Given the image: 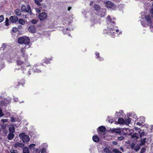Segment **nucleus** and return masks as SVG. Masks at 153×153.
Wrapping results in <instances>:
<instances>
[{
    "instance_id": "9d476101",
    "label": "nucleus",
    "mask_w": 153,
    "mask_h": 153,
    "mask_svg": "<svg viewBox=\"0 0 153 153\" xmlns=\"http://www.w3.org/2000/svg\"><path fill=\"white\" fill-rule=\"evenodd\" d=\"M102 8L99 5L95 4L93 7V10L95 11V14L97 15V13L99 12L101 9Z\"/></svg>"
},
{
    "instance_id": "aec40b11",
    "label": "nucleus",
    "mask_w": 153,
    "mask_h": 153,
    "mask_svg": "<svg viewBox=\"0 0 153 153\" xmlns=\"http://www.w3.org/2000/svg\"><path fill=\"white\" fill-rule=\"evenodd\" d=\"M16 62L17 65H21L24 63L23 61H22L20 58L16 60Z\"/></svg>"
},
{
    "instance_id": "4be33fe9",
    "label": "nucleus",
    "mask_w": 153,
    "mask_h": 153,
    "mask_svg": "<svg viewBox=\"0 0 153 153\" xmlns=\"http://www.w3.org/2000/svg\"><path fill=\"white\" fill-rule=\"evenodd\" d=\"M125 120L122 118H119L118 120V123L119 124H124Z\"/></svg>"
},
{
    "instance_id": "5fc2aeb1",
    "label": "nucleus",
    "mask_w": 153,
    "mask_h": 153,
    "mask_svg": "<svg viewBox=\"0 0 153 153\" xmlns=\"http://www.w3.org/2000/svg\"><path fill=\"white\" fill-rule=\"evenodd\" d=\"M10 121L12 122H14L15 121V120L14 118L11 117L10 118Z\"/></svg>"
},
{
    "instance_id": "2f4dec72",
    "label": "nucleus",
    "mask_w": 153,
    "mask_h": 153,
    "mask_svg": "<svg viewBox=\"0 0 153 153\" xmlns=\"http://www.w3.org/2000/svg\"><path fill=\"white\" fill-rule=\"evenodd\" d=\"M141 123H144V122H145V117H141L140 118Z\"/></svg>"
},
{
    "instance_id": "774afa93",
    "label": "nucleus",
    "mask_w": 153,
    "mask_h": 153,
    "mask_svg": "<svg viewBox=\"0 0 153 153\" xmlns=\"http://www.w3.org/2000/svg\"><path fill=\"white\" fill-rule=\"evenodd\" d=\"M99 60L100 61H101L103 60V59L102 58H100Z\"/></svg>"
},
{
    "instance_id": "0e129e2a",
    "label": "nucleus",
    "mask_w": 153,
    "mask_h": 153,
    "mask_svg": "<svg viewBox=\"0 0 153 153\" xmlns=\"http://www.w3.org/2000/svg\"><path fill=\"white\" fill-rule=\"evenodd\" d=\"M41 153H46V152L44 149H43L41 151Z\"/></svg>"
},
{
    "instance_id": "9b49d317",
    "label": "nucleus",
    "mask_w": 153,
    "mask_h": 153,
    "mask_svg": "<svg viewBox=\"0 0 153 153\" xmlns=\"http://www.w3.org/2000/svg\"><path fill=\"white\" fill-rule=\"evenodd\" d=\"M132 132L133 131H131L129 134L130 135H131V138H134L135 140H137L140 137L139 134L136 133H134L132 134Z\"/></svg>"
},
{
    "instance_id": "de8ad7c7",
    "label": "nucleus",
    "mask_w": 153,
    "mask_h": 153,
    "mask_svg": "<svg viewBox=\"0 0 153 153\" xmlns=\"http://www.w3.org/2000/svg\"><path fill=\"white\" fill-rule=\"evenodd\" d=\"M150 13L152 17H153V7H152L150 10Z\"/></svg>"
},
{
    "instance_id": "c9c22d12",
    "label": "nucleus",
    "mask_w": 153,
    "mask_h": 153,
    "mask_svg": "<svg viewBox=\"0 0 153 153\" xmlns=\"http://www.w3.org/2000/svg\"><path fill=\"white\" fill-rule=\"evenodd\" d=\"M107 120L109 123H113V119L111 117H108L107 118Z\"/></svg>"
},
{
    "instance_id": "473e14b6",
    "label": "nucleus",
    "mask_w": 153,
    "mask_h": 153,
    "mask_svg": "<svg viewBox=\"0 0 153 153\" xmlns=\"http://www.w3.org/2000/svg\"><path fill=\"white\" fill-rule=\"evenodd\" d=\"M91 21L92 22H94L95 23L98 22V20H97V19L95 17H92L91 19Z\"/></svg>"
},
{
    "instance_id": "4468645a",
    "label": "nucleus",
    "mask_w": 153,
    "mask_h": 153,
    "mask_svg": "<svg viewBox=\"0 0 153 153\" xmlns=\"http://www.w3.org/2000/svg\"><path fill=\"white\" fill-rule=\"evenodd\" d=\"M145 19L147 22L149 24H151L152 23V18L149 15H147L145 16Z\"/></svg>"
},
{
    "instance_id": "393cba45",
    "label": "nucleus",
    "mask_w": 153,
    "mask_h": 153,
    "mask_svg": "<svg viewBox=\"0 0 153 153\" xmlns=\"http://www.w3.org/2000/svg\"><path fill=\"white\" fill-rule=\"evenodd\" d=\"M18 22L20 24L24 25L25 24V21L23 19H19L18 20Z\"/></svg>"
},
{
    "instance_id": "ddd939ff",
    "label": "nucleus",
    "mask_w": 153,
    "mask_h": 153,
    "mask_svg": "<svg viewBox=\"0 0 153 153\" xmlns=\"http://www.w3.org/2000/svg\"><path fill=\"white\" fill-rule=\"evenodd\" d=\"M28 30L31 33H34L36 31V27L34 25H31L29 27Z\"/></svg>"
},
{
    "instance_id": "f3484780",
    "label": "nucleus",
    "mask_w": 153,
    "mask_h": 153,
    "mask_svg": "<svg viewBox=\"0 0 153 153\" xmlns=\"http://www.w3.org/2000/svg\"><path fill=\"white\" fill-rule=\"evenodd\" d=\"M14 137V135L13 133H10L8 134L7 137L9 140H10L13 139Z\"/></svg>"
},
{
    "instance_id": "6ab92c4d",
    "label": "nucleus",
    "mask_w": 153,
    "mask_h": 153,
    "mask_svg": "<svg viewBox=\"0 0 153 153\" xmlns=\"http://www.w3.org/2000/svg\"><path fill=\"white\" fill-rule=\"evenodd\" d=\"M9 132L14 133L15 131V128L13 126H10L9 128Z\"/></svg>"
},
{
    "instance_id": "a878e982",
    "label": "nucleus",
    "mask_w": 153,
    "mask_h": 153,
    "mask_svg": "<svg viewBox=\"0 0 153 153\" xmlns=\"http://www.w3.org/2000/svg\"><path fill=\"white\" fill-rule=\"evenodd\" d=\"M33 71L34 72L37 73H39L41 72V71L39 70L38 68H36L35 66L33 67Z\"/></svg>"
},
{
    "instance_id": "49530a36",
    "label": "nucleus",
    "mask_w": 153,
    "mask_h": 153,
    "mask_svg": "<svg viewBox=\"0 0 153 153\" xmlns=\"http://www.w3.org/2000/svg\"><path fill=\"white\" fill-rule=\"evenodd\" d=\"M31 22L32 24H35L37 23V21L36 19H33L31 20Z\"/></svg>"
},
{
    "instance_id": "09e8293b",
    "label": "nucleus",
    "mask_w": 153,
    "mask_h": 153,
    "mask_svg": "<svg viewBox=\"0 0 153 153\" xmlns=\"http://www.w3.org/2000/svg\"><path fill=\"white\" fill-rule=\"evenodd\" d=\"M150 13L152 17H153V7H152L150 10Z\"/></svg>"
},
{
    "instance_id": "2eb2a0df",
    "label": "nucleus",
    "mask_w": 153,
    "mask_h": 153,
    "mask_svg": "<svg viewBox=\"0 0 153 153\" xmlns=\"http://www.w3.org/2000/svg\"><path fill=\"white\" fill-rule=\"evenodd\" d=\"M14 146L16 148L18 147H23L24 146V145L22 143L17 142L14 144Z\"/></svg>"
},
{
    "instance_id": "7ed1b4c3",
    "label": "nucleus",
    "mask_w": 153,
    "mask_h": 153,
    "mask_svg": "<svg viewBox=\"0 0 153 153\" xmlns=\"http://www.w3.org/2000/svg\"><path fill=\"white\" fill-rule=\"evenodd\" d=\"M21 9L22 11L24 13H27L30 15L32 14L30 7L28 5H27L26 6L25 5L22 6Z\"/></svg>"
},
{
    "instance_id": "6e6552de",
    "label": "nucleus",
    "mask_w": 153,
    "mask_h": 153,
    "mask_svg": "<svg viewBox=\"0 0 153 153\" xmlns=\"http://www.w3.org/2000/svg\"><path fill=\"white\" fill-rule=\"evenodd\" d=\"M106 11L105 8H102L100 11L97 13V15L101 17H103L106 15Z\"/></svg>"
},
{
    "instance_id": "dca6fc26",
    "label": "nucleus",
    "mask_w": 153,
    "mask_h": 153,
    "mask_svg": "<svg viewBox=\"0 0 153 153\" xmlns=\"http://www.w3.org/2000/svg\"><path fill=\"white\" fill-rule=\"evenodd\" d=\"M122 130L123 132H124V134H127L128 132H129V134H130L131 131H133L132 130H129L127 128H123L121 129Z\"/></svg>"
},
{
    "instance_id": "8fccbe9b",
    "label": "nucleus",
    "mask_w": 153,
    "mask_h": 153,
    "mask_svg": "<svg viewBox=\"0 0 153 153\" xmlns=\"http://www.w3.org/2000/svg\"><path fill=\"white\" fill-rule=\"evenodd\" d=\"M2 109L0 108V117H2L4 116V114L2 112Z\"/></svg>"
},
{
    "instance_id": "f03ea898",
    "label": "nucleus",
    "mask_w": 153,
    "mask_h": 153,
    "mask_svg": "<svg viewBox=\"0 0 153 153\" xmlns=\"http://www.w3.org/2000/svg\"><path fill=\"white\" fill-rule=\"evenodd\" d=\"M18 42L20 44H24L25 45H28L30 42V40L27 37H20L18 39Z\"/></svg>"
},
{
    "instance_id": "79ce46f5",
    "label": "nucleus",
    "mask_w": 153,
    "mask_h": 153,
    "mask_svg": "<svg viewBox=\"0 0 153 153\" xmlns=\"http://www.w3.org/2000/svg\"><path fill=\"white\" fill-rule=\"evenodd\" d=\"M4 17L3 15H1L0 16V22H2L4 20Z\"/></svg>"
},
{
    "instance_id": "a18cd8bd",
    "label": "nucleus",
    "mask_w": 153,
    "mask_h": 153,
    "mask_svg": "<svg viewBox=\"0 0 153 153\" xmlns=\"http://www.w3.org/2000/svg\"><path fill=\"white\" fill-rule=\"evenodd\" d=\"M50 59H45L44 60V62L46 64H48L49 63Z\"/></svg>"
},
{
    "instance_id": "c756f323",
    "label": "nucleus",
    "mask_w": 153,
    "mask_h": 153,
    "mask_svg": "<svg viewBox=\"0 0 153 153\" xmlns=\"http://www.w3.org/2000/svg\"><path fill=\"white\" fill-rule=\"evenodd\" d=\"M146 134L144 132V131H143V132H140V131H139V135H140V138H142V137L144 136H145L146 135Z\"/></svg>"
},
{
    "instance_id": "e2e57ef3",
    "label": "nucleus",
    "mask_w": 153,
    "mask_h": 153,
    "mask_svg": "<svg viewBox=\"0 0 153 153\" xmlns=\"http://www.w3.org/2000/svg\"><path fill=\"white\" fill-rule=\"evenodd\" d=\"M120 149L123 152H124V149L123 148V147H121L120 148Z\"/></svg>"
},
{
    "instance_id": "0eeeda50",
    "label": "nucleus",
    "mask_w": 153,
    "mask_h": 153,
    "mask_svg": "<svg viewBox=\"0 0 153 153\" xmlns=\"http://www.w3.org/2000/svg\"><path fill=\"white\" fill-rule=\"evenodd\" d=\"M19 137L22 139L23 142H27L29 141V137L27 135H25L23 133L20 134L19 135Z\"/></svg>"
},
{
    "instance_id": "f8f14e48",
    "label": "nucleus",
    "mask_w": 153,
    "mask_h": 153,
    "mask_svg": "<svg viewBox=\"0 0 153 153\" xmlns=\"http://www.w3.org/2000/svg\"><path fill=\"white\" fill-rule=\"evenodd\" d=\"M10 21L12 23H15L18 20V18L16 16H11L10 18Z\"/></svg>"
},
{
    "instance_id": "37998d69",
    "label": "nucleus",
    "mask_w": 153,
    "mask_h": 153,
    "mask_svg": "<svg viewBox=\"0 0 153 153\" xmlns=\"http://www.w3.org/2000/svg\"><path fill=\"white\" fill-rule=\"evenodd\" d=\"M120 114L121 113L120 112H116L115 115L116 117H117V118L120 116Z\"/></svg>"
},
{
    "instance_id": "72a5a7b5",
    "label": "nucleus",
    "mask_w": 153,
    "mask_h": 153,
    "mask_svg": "<svg viewBox=\"0 0 153 153\" xmlns=\"http://www.w3.org/2000/svg\"><path fill=\"white\" fill-rule=\"evenodd\" d=\"M35 146V144H31L29 146V148L30 149H34Z\"/></svg>"
},
{
    "instance_id": "1a4fd4ad",
    "label": "nucleus",
    "mask_w": 153,
    "mask_h": 153,
    "mask_svg": "<svg viewBox=\"0 0 153 153\" xmlns=\"http://www.w3.org/2000/svg\"><path fill=\"white\" fill-rule=\"evenodd\" d=\"M47 17V14L45 12L40 13L39 15V18L41 21L45 20Z\"/></svg>"
},
{
    "instance_id": "3c124183",
    "label": "nucleus",
    "mask_w": 153,
    "mask_h": 153,
    "mask_svg": "<svg viewBox=\"0 0 153 153\" xmlns=\"http://www.w3.org/2000/svg\"><path fill=\"white\" fill-rule=\"evenodd\" d=\"M40 1H39L38 0H35V4H36L38 5H40Z\"/></svg>"
},
{
    "instance_id": "7c9ffc66",
    "label": "nucleus",
    "mask_w": 153,
    "mask_h": 153,
    "mask_svg": "<svg viewBox=\"0 0 153 153\" xmlns=\"http://www.w3.org/2000/svg\"><path fill=\"white\" fill-rule=\"evenodd\" d=\"M146 138H144L142 139L140 142V145H144L146 143Z\"/></svg>"
},
{
    "instance_id": "cd10ccee",
    "label": "nucleus",
    "mask_w": 153,
    "mask_h": 153,
    "mask_svg": "<svg viewBox=\"0 0 153 153\" xmlns=\"http://www.w3.org/2000/svg\"><path fill=\"white\" fill-rule=\"evenodd\" d=\"M1 128H0V131H3L5 129L6 126L4 124H0Z\"/></svg>"
},
{
    "instance_id": "f704fd0d",
    "label": "nucleus",
    "mask_w": 153,
    "mask_h": 153,
    "mask_svg": "<svg viewBox=\"0 0 153 153\" xmlns=\"http://www.w3.org/2000/svg\"><path fill=\"white\" fill-rule=\"evenodd\" d=\"M141 25L144 27H147L148 26V25L146 24L145 22L142 21H141Z\"/></svg>"
},
{
    "instance_id": "bf43d9fd",
    "label": "nucleus",
    "mask_w": 153,
    "mask_h": 153,
    "mask_svg": "<svg viewBox=\"0 0 153 153\" xmlns=\"http://www.w3.org/2000/svg\"><path fill=\"white\" fill-rule=\"evenodd\" d=\"M120 135H126V134H124V132H123L122 130H121V132L120 133Z\"/></svg>"
},
{
    "instance_id": "b1692460",
    "label": "nucleus",
    "mask_w": 153,
    "mask_h": 153,
    "mask_svg": "<svg viewBox=\"0 0 153 153\" xmlns=\"http://www.w3.org/2000/svg\"><path fill=\"white\" fill-rule=\"evenodd\" d=\"M15 12L16 14L18 16H21L22 15L21 11L19 9H16L15 10Z\"/></svg>"
},
{
    "instance_id": "4c0bfd02",
    "label": "nucleus",
    "mask_w": 153,
    "mask_h": 153,
    "mask_svg": "<svg viewBox=\"0 0 153 153\" xmlns=\"http://www.w3.org/2000/svg\"><path fill=\"white\" fill-rule=\"evenodd\" d=\"M7 47L5 44H2V47H1V48L3 49V50L4 49L5 50V48Z\"/></svg>"
},
{
    "instance_id": "a211bd4d",
    "label": "nucleus",
    "mask_w": 153,
    "mask_h": 153,
    "mask_svg": "<svg viewBox=\"0 0 153 153\" xmlns=\"http://www.w3.org/2000/svg\"><path fill=\"white\" fill-rule=\"evenodd\" d=\"M112 132H115L117 134H120L121 132V130L119 128H116L112 130Z\"/></svg>"
},
{
    "instance_id": "a19ab883",
    "label": "nucleus",
    "mask_w": 153,
    "mask_h": 153,
    "mask_svg": "<svg viewBox=\"0 0 153 153\" xmlns=\"http://www.w3.org/2000/svg\"><path fill=\"white\" fill-rule=\"evenodd\" d=\"M9 19L7 18L5 20V25L6 26H8L9 25Z\"/></svg>"
},
{
    "instance_id": "4d7b16f0",
    "label": "nucleus",
    "mask_w": 153,
    "mask_h": 153,
    "mask_svg": "<svg viewBox=\"0 0 153 153\" xmlns=\"http://www.w3.org/2000/svg\"><path fill=\"white\" fill-rule=\"evenodd\" d=\"M135 146V144L134 143H131V148L133 149Z\"/></svg>"
},
{
    "instance_id": "338daca9",
    "label": "nucleus",
    "mask_w": 153,
    "mask_h": 153,
    "mask_svg": "<svg viewBox=\"0 0 153 153\" xmlns=\"http://www.w3.org/2000/svg\"><path fill=\"white\" fill-rule=\"evenodd\" d=\"M151 129L153 131V126H152L151 127Z\"/></svg>"
},
{
    "instance_id": "69168bd1",
    "label": "nucleus",
    "mask_w": 153,
    "mask_h": 153,
    "mask_svg": "<svg viewBox=\"0 0 153 153\" xmlns=\"http://www.w3.org/2000/svg\"><path fill=\"white\" fill-rule=\"evenodd\" d=\"M137 124L138 126H140L141 125V123H137Z\"/></svg>"
},
{
    "instance_id": "ea45409f",
    "label": "nucleus",
    "mask_w": 153,
    "mask_h": 153,
    "mask_svg": "<svg viewBox=\"0 0 153 153\" xmlns=\"http://www.w3.org/2000/svg\"><path fill=\"white\" fill-rule=\"evenodd\" d=\"M113 152L115 153H122L117 149H114L113 150Z\"/></svg>"
},
{
    "instance_id": "c85d7f7f",
    "label": "nucleus",
    "mask_w": 153,
    "mask_h": 153,
    "mask_svg": "<svg viewBox=\"0 0 153 153\" xmlns=\"http://www.w3.org/2000/svg\"><path fill=\"white\" fill-rule=\"evenodd\" d=\"M23 153H29V150L27 147H25L23 149Z\"/></svg>"
},
{
    "instance_id": "603ef678",
    "label": "nucleus",
    "mask_w": 153,
    "mask_h": 153,
    "mask_svg": "<svg viewBox=\"0 0 153 153\" xmlns=\"http://www.w3.org/2000/svg\"><path fill=\"white\" fill-rule=\"evenodd\" d=\"M1 121L3 122V123H4L7 122L8 120L7 119H2L1 120Z\"/></svg>"
},
{
    "instance_id": "680f3d73",
    "label": "nucleus",
    "mask_w": 153,
    "mask_h": 153,
    "mask_svg": "<svg viewBox=\"0 0 153 153\" xmlns=\"http://www.w3.org/2000/svg\"><path fill=\"white\" fill-rule=\"evenodd\" d=\"M18 27L19 29H21L22 28V25H19L18 26Z\"/></svg>"
},
{
    "instance_id": "423d86ee",
    "label": "nucleus",
    "mask_w": 153,
    "mask_h": 153,
    "mask_svg": "<svg viewBox=\"0 0 153 153\" xmlns=\"http://www.w3.org/2000/svg\"><path fill=\"white\" fill-rule=\"evenodd\" d=\"M26 46H24L21 48L20 51L21 54L22 56L25 59V61L26 62L27 60V55L25 53Z\"/></svg>"
},
{
    "instance_id": "e433bc0d",
    "label": "nucleus",
    "mask_w": 153,
    "mask_h": 153,
    "mask_svg": "<svg viewBox=\"0 0 153 153\" xmlns=\"http://www.w3.org/2000/svg\"><path fill=\"white\" fill-rule=\"evenodd\" d=\"M12 32L16 33L18 31V28L16 27H13L12 29Z\"/></svg>"
},
{
    "instance_id": "c03bdc74",
    "label": "nucleus",
    "mask_w": 153,
    "mask_h": 153,
    "mask_svg": "<svg viewBox=\"0 0 153 153\" xmlns=\"http://www.w3.org/2000/svg\"><path fill=\"white\" fill-rule=\"evenodd\" d=\"M10 152L11 153H18V152L17 150H14V149L10 150Z\"/></svg>"
},
{
    "instance_id": "412c9836",
    "label": "nucleus",
    "mask_w": 153,
    "mask_h": 153,
    "mask_svg": "<svg viewBox=\"0 0 153 153\" xmlns=\"http://www.w3.org/2000/svg\"><path fill=\"white\" fill-rule=\"evenodd\" d=\"M93 141L95 142H98L99 141V138L97 136H94L92 138Z\"/></svg>"
},
{
    "instance_id": "20e7f679",
    "label": "nucleus",
    "mask_w": 153,
    "mask_h": 153,
    "mask_svg": "<svg viewBox=\"0 0 153 153\" xmlns=\"http://www.w3.org/2000/svg\"><path fill=\"white\" fill-rule=\"evenodd\" d=\"M105 7L108 8H110L113 10H115L116 8V6L114 3L110 1H106L105 2Z\"/></svg>"
},
{
    "instance_id": "13d9d810",
    "label": "nucleus",
    "mask_w": 153,
    "mask_h": 153,
    "mask_svg": "<svg viewBox=\"0 0 153 153\" xmlns=\"http://www.w3.org/2000/svg\"><path fill=\"white\" fill-rule=\"evenodd\" d=\"M139 149L140 147L138 146L137 147H136L134 149H135L136 151H137L139 150Z\"/></svg>"
},
{
    "instance_id": "052dcab7",
    "label": "nucleus",
    "mask_w": 153,
    "mask_h": 153,
    "mask_svg": "<svg viewBox=\"0 0 153 153\" xmlns=\"http://www.w3.org/2000/svg\"><path fill=\"white\" fill-rule=\"evenodd\" d=\"M132 117L135 119L137 118V116L135 114H134L132 115Z\"/></svg>"
},
{
    "instance_id": "5701e85b",
    "label": "nucleus",
    "mask_w": 153,
    "mask_h": 153,
    "mask_svg": "<svg viewBox=\"0 0 153 153\" xmlns=\"http://www.w3.org/2000/svg\"><path fill=\"white\" fill-rule=\"evenodd\" d=\"M131 123L130 119L128 117L127 119H126L125 120L124 124L127 125H129Z\"/></svg>"
},
{
    "instance_id": "6e6d98bb",
    "label": "nucleus",
    "mask_w": 153,
    "mask_h": 153,
    "mask_svg": "<svg viewBox=\"0 0 153 153\" xmlns=\"http://www.w3.org/2000/svg\"><path fill=\"white\" fill-rule=\"evenodd\" d=\"M95 54L96 56V58H98L99 57V53H98L95 52Z\"/></svg>"
},
{
    "instance_id": "39448f33",
    "label": "nucleus",
    "mask_w": 153,
    "mask_h": 153,
    "mask_svg": "<svg viewBox=\"0 0 153 153\" xmlns=\"http://www.w3.org/2000/svg\"><path fill=\"white\" fill-rule=\"evenodd\" d=\"M30 68V67L29 66H25L23 68L22 66L21 68H19L17 69L16 68L15 70H22V71H23V73H27L28 75L29 76L30 74V73H29Z\"/></svg>"
},
{
    "instance_id": "f257e3e1",
    "label": "nucleus",
    "mask_w": 153,
    "mask_h": 153,
    "mask_svg": "<svg viewBox=\"0 0 153 153\" xmlns=\"http://www.w3.org/2000/svg\"><path fill=\"white\" fill-rule=\"evenodd\" d=\"M115 19L113 18L112 19L110 16H108L107 17V33L111 37L114 38L115 37V31L117 32H119V30L117 29V27L114 26L115 25Z\"/></svg>"
},
{
    "instance_id": "58836bf2",
    "label": "nucleus",
    "mask_w": 153,
    "mask_h": 153,
    "mask_svg": "<svg viewBox=\"0 0 153 153\" xmlns=\"http://www.w3.org/2000/svg\"><path fill=\"white\" fill-rule=\"evenodd\" d=\"M71 30L70 28H66L65 30H64L63 31V33L64 34H65L66 33H67L66 32V31H68V30Z\"/></svg>"
},
{
    "instance_id": "bb28decb",
    "label": "nucleus",
    "mask_w": 153,
    "mask_h": 153,
    "mask_svg": "<svg viewBox=\"0 0 153 153\" xmlns=\"http://www.w3.org/2000/svg\"><path fill=\"white\" fill-rule=\"evenodd\" d=\"M99 131L102 132H103L105 131V128L104 126H101L99 127Z\"/></svg>"
},
{
    "instance_id": "864d4df0",
    "label": "nucleus",
    "mask_w": 153,
    "mask_h": 153,
    "mask_svg": "<svg viewBox=\"0 0 153 153\" xmlns=\"http://www.w3.org/2000/svg\"><path fill=\"white\" fill-rule=\"evenodd\" d=\"M118 139L120 140H121L124 139V137L123 136H120L118 137Z\"/></svg>"
}]
</instances>
